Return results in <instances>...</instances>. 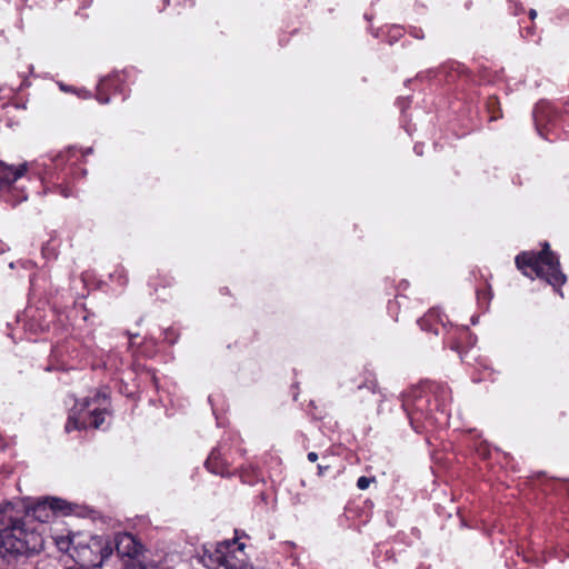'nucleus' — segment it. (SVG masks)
<instances>
[{
  "label": "nucleus",
  "mask_w": 569,
  "mask_h": 569,
  "mask_svg": "<svg viewBox=\"0 0 569 569\" xmlns=\"http://www.w3.org/2000/svg\"><path fill=\"white\" fill-rule=\"evenodd\" d=\"M529 16H530V18H531V19H535V18H536V16H537V11H536V10H533V9H531V10L529 11Z\"/></svg>",
  "instance_id": "nucleus-16"
},
{
  "label": "nucleus",
  "mask_w": 569,
  "mask_h": 569,
  "mask_svg": "<svg viewBox=\"0 0 569 569\" xmlns=\"http://www.w3.org/2000/svg\"><path fill=\"white\" fill-rule=\"evenodd\" d=\"M206 468L214 475L224 476L226 473V468L223 463L220 461L219 453L217 451H212L210 453V456L206 460Z\"/></svg>",
  "instance_id": "nucleus-9"
},
{
  "label": "nucleus",
  "mask_w": 569,
  "mask_h": 569,
  "mask_svg": "<svg viewBox=\"0 0 569 569\" xmlns=\"http://www.w3.org/2000/svg\"><path fill=\"white\" fill-rule=\"evenodd\" d=\"M60 89H61L62 91H66V92H69V91H70V92H74V93H77L79 97H81V98H83V99H87V98H89V97H90V92H88V91H87V90H84V89H81V90H74V89H71V88H69V87H67V86L62 84V83H60Z\"/></svg>",
  "instance_id": "nucleus-12"
},
{
  "label": "nucleus",
  "mask_w": 569,
  "mask_h": 569,
  "mask_svg": "<svg viewBox=\"0 0 569 569\" xmlns=\"http://www.w3.org/2000/svg\"><path fill=\"white\" fill-rule=\"evenodd\" d=\"M317 459H318V455L316 452L311 451L308 453V460L310 462H315V461H317Z\"/></svg>",
  "instance_id": "nucleus-14"
},
{
  "label": "nucleus",
  "mask_w": 569,
  "mask_h": 569,
  "mask_svg": "<svg viewBox=\"0 0 569 569\" xmlns=\"http://www.w3.org/2000/svg\"><path fill=\"white\" fill-rule=\"evenodd\" d=\"M327 469H328V467H323V466H321V465H318V473H319L320 476H322V475H323V472H325V470H327Z\"/></svg>",
  "instance_id": "nucleus-15"
},
{
  "label": "nucleus",
  "mask_w": 569,
  "mask_h": 569,
  "mask_svg": "<svg viewBox=\"0 0 569 569\" xmlns=\"http://www.w3.org/2000/svg\"><path fill=\"white\" fill-rule=\"evenodd\" d=\"M438 409L446 411L447 403L451 401L450 390L447 387L439 386L435 391Z\"/></svg>",
  "instance_id": "nucleus-10"
},
{
  "label": "nucleus",
  "mask_w": 569,
  "mask_h": 569,
  "mask_svg": "<svg viewBox=\"0 0 569 569\" xmlns=\"http://www.w3.org/2000/svg\"><path fill=\"white\" fill-rule=\"evenodd\" d=\"M43 532L31 523L6 512L0 521V557L13 559L40 552L44 548Z\"/></svg>",
  "instance_id": "nucleus-2"
},
{
  "label": "nucleus",
  "mask_w": 569,
  "mask_h": 569,
  "mask_svg": "<svg viewBox=\"0 0 569 569\" xmlns=\"http://www.w3.org/2000/svg\"><path fill=\"white\" fill-rule=\"evenodd\" d=\"M108 408L109 397L104 391H96L93 396L76 400L69 412L66 431L101 428L109 416Z\"/></svg>",
  "instance_id": "nucleus-3"
},
{
  "label": "nucleus",
  "mask_w": 569,
  "mask_h": 569,
  "mask_svg": "<svg viewBox=\"0 0 569 569\" xmlns=\"http://www.w3.org/2000/svg\"><path fill=\"white\" fill-rule=\"evenodd\" d=\"M121 80L120 73H116L112 76H108L100 80L97 86V99L100 103H108L109 97L107 96V91L111 88H116V83Z\"/></svg>",
  "instance_id": "nucleus-8"
},
{
  "label": "nucleus",
  "mask_w": 569,
  "mask_h": 569,
  "mask_svg": "<svg viewBox=\"0 0 569 569\" xmlns=\"http://www.w3.org/2000/svg\"><path fill=\"white\" fill-rule=\"evenodd\" d=\"M73 512L72 506L59 498H44L37 501L30 509L28 517L38 520L41 526L37 527L44 533V523L53 521L58 516H67Z\"/></svg>",
  "instance_id": "nucleus-6"
},
{
  "label": "nucleus",
  "mask_w": 569,
  "mask_h": 569,
  "mask_svg": "<svg viewBox=\"0 0 569 569\" xmlns=\"http://www.w3.org/2000/svg\"><path fill=\"white\" fill-rule=\"evenodd\" d=\"M518 269L527 277L533 276L545 279L552 287H561L567 278L560 270L558 257L550 251L549 243L543 244V249L538 252H522L516 257Z\"/></svg>",
  "instance_id": "nucleus-4"
},
{
  "label": "nucleus",
  "mask_w": 569,
  "mask_h": 569,
  "mask_svg": "<svg viewBox=\"0 0 569 569\" xmlns=\"http://www.w3.org/2000/svg\"><path fill=\"white\" fill-rule=\"evenodd\" d=\"M408 406H409V401L408 400H405L403 403H402V407L407 410L408 409Z\"/></svg>",
  "instance_id": "nucleus-17"
},
{
  "label": "nucleus",
  "mask_w": 569,
  "mask_h": 569,
  "mask_svg": "<svg viewBox=\"0 0 569 569\" xmlns=\"http://www.w3.org/2000/svg\"><path fill=\"white\" fill-rule=\"evenodd\" d=\"M51 538L61 552L69 553L81 566L102 567L113 555L112 539L106 535L68 530L66 533L53 531Z\"/></svg>",
  "instance_id": "nucleus-1"
},
{
  "label": "nucleus",
  "mask_w": 569,
  "mask_h": 569,
  "mask_svg": "<svg viewBox=\"0 0 569 569\" xmlns=\"http://www.w3.org/2000/svg\"><path fill=\"white\" fill-rule=\"evenodd\" d=\"M244 545L224 540L202 546V553L194 559L209 569H252L243 551Z\"/></svg>",
  "instance_id": "nucleus-5"
},
{
  "label": "nucleus",
  "mask_w": 569,
  "mask_h": 569,
  "mask_svg": "<svg viewBox=\"0 0 569 569\" xmlns=\"http://www.w3.org/2000/svg\"><path fill=\"white\" fill-rule=\"evenodd\" d=\"M371 480L367 477H360L357 481V487L360 489V490H366L369 485H370Z\"/></svg>",
  "instance_id": "nucleus-13"
},
{
  "label": "nucleus",
  "mask_w": 569,
  "mask_h": 569,
  "mask_svg": "<svg viewBox=\"0 0 569 569\" xmlns=\"http://www.w3.org/2000/svg\"><path fill=\"white\" fill-rule=\"evenodd\" d=\"M113 550H117V553L121 558L136 559L138 558L142 550L143 546L136 539L134 536L128 532H120L116 535L112 539Z\"/></svg>",
  "instance_id": "nucleus-7"
},
{
  "label": "nucleus",
  "mask_w": 569,
  "mask_h": 569,
  "mask_svg": "<svg viewBox=\"0 0 569 569\" xmlns=\"http://www.w3.org/2000/svg\"><path fill=\"white\" fill-rule=\"evenodd\" d=\"M76 153H77L76 149L72 147H69V148L64 149L63 151H60L59 153H57L52 158V161L56 163L57 167H60L64 162H69L73 157H76Z\"/></svg>",
  "instance_id": "nucleus-11"
},
{
  "label": "nucleus",
  "mask_w": 569,
  "mask_h": 569,
  "mask_svg": "<svg viewBox=\"0 0 569 569\" xmlns=\"http://www.w3.org/2000/svg\"><path fill=\"white\" fill-rule=\"evenodd\" d=\"M127 569H136V568H129V567H128Z\"/></svg>",
  "instance_id": "nucleus-18"
}]
</instances>
